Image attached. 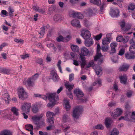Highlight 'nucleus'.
<instances>
[{
  "instance_id": "nucleus-1",
  "label": "nucleus",
  "mask_w": 135,
  "mask_h": 135,
  "mask_svg": "<svg viewBox=\"0 0 135 135\" xmlns=\"http://www.w3.org/2000/svg\"><path fill=\"white\" fill-rule=\"evenodd\" d=\"M42 99L46 100L48 98L50 102L48 103L47 106L48 107H51L55 104V102L59 100L58 96H56V93L49 94H47V96L43 95H41L40 98Z\"/></svg>"
},
{
  "instance_id": "nucleus-2",
  "label": "nucleus",
  "mask_w": 135,
  "mask_h": 135,
  "mask_svg": "<svg viewBox=\"0 0 135 135\" xmlns=\"http://www.w3.org/2000/svg\"><path fill=\"white\" fill-rule=\"evenodd\" d=\"M101 47L100 45L98 44L97 46V54L94 58V60L97 61L98 60V63L99 64L102 63L103 61V59L101 58L102 56L100 52Z\"/></svg>"
},
{
  "instance_id": "nucleus-3",
  "label": "nucleus",
  "mask_w": 135,
  "mask_h": 135,
  "mask_svg": "<svg viewBox=\"0 0 135 135\" xmlns=\"http://www.w3.org/2000/svg\"><path fill=\"white\" fill-rule=\"evenodd\" d=\"M82 111L81 107L77 106L74 109L73 112V116L74 118H78Z\"/></svg>"
},
{
  "instance_id": "nucleus-4",
  "label": "nucleus",
  "mask_w": 135,
  "mask_h": 135,
  "mask_svg": "<svg viewBox=\"0 0 135 135\" xmlns=\"http://www.w3.org/2000/svg\"><path fill=\"white\" fill-rule=\"evenodd\" d=\"M119 24L122 27V30L126 33V35H130L132 33V32H126L131 29V27L129 25H126L124 22L123 21L120 22Z\"/></svg>"
},
{
  "instance_id": "nucleus-5",
  "label": "nucleus",
  "mask_w": 135,
  "mask_h": 135,
  "mask_svg": "<svg viewBox=\"0 0 135 135\" xmlns=\"http://www.w3.org/2000/svg\"><path fill=\"white\" fill-rule=\"evenodd\" d=\"M18 94L19 98L23 100L27 98L28 97L27 93L26 92L24 89L22 88H20L18 90Z\"/></svg>"
},
{
  "instance_id": "nucleus-6",
  "label": "nucleus",
  "mask_w": 135,
  "mask_h": 135,
  "mask_svg": "<svg viewBox=\"0 0 135 135\" xmlns=\"http://www.w3.org/2000/svg\"><path fill=\"white\" fill-rule=\"evenodd\" d=\"M31 107V104L30 103L24 102L22 104L21 107V110L26 113H29Z\"/></svg>"
},
{
  "instance_id": "nucleus-7",
  "label": "nucleus",
  "mask_w": 135,
  "mask_h": 135,
  "mask_svg": "<svg viewBox=\"0 0 135 135\" xmlns=\"http://www.w3.org/2000/svg\"><path fill=\"white\" fill-rule=\"evenodd\" d=\"M123 112L122 110L119 108H117L114 113H112L111 114V116L113 119H116L117 117L120 116L122 114Z\"/></svg>"
},
{
  "instance_id": "nucleus-8",
  "label": "nucleus",
  "mask_w": 135,
  "mask_h": 135,
  "mask_svg": "<svg viewBox=\"0 0 135 135\" xmlns=\"http://www.w3.org/2000/svg\"><path fill=\"white\" fill-rule=\"evenodd\" d=\"M91 34L90 32L87 30H83L81 34L82 37L85 40H87L90 38Z\"/></svg>"
},
{
  "instance_id": "nucleus-9",
  "label": "nucleus",
  "mask_w": 135,
  "mask_h": 135,
  "mask_svg": "<svg viewBox=\"0 0 135 135\" xmlns=\"http://www.w3.org/2000/svg\"><path fill=\"white\" fill-rule=\"evenodd\" d=\"M2 98L3 102H5L7 104L9 103V101L10 100V98L7 91L2 95Z\"/></svg>"
},
{
  "instance_id": "nucleus-10",
  "label": "nucleus",
  "mask_w": 135,
  "mask_h": 135,
  "mask_svg": "<svg viewBox=\"0 0 135 135\" xmlns=\"http://www.w3.org/2000/svg\"><path fill=\"white\" fill-rule=\"evenodd\" d=\"M71 38V36L70 35L67 36L66 37H63L62 36H60L56 38V40L58 42L62 41L66 42L68 41Z\"/></svg>"
},
{
  "instance_id": "nucleus-11",
  "label": "nucleus",
  "mask_w": 135,
  "mask_h": 135,
  "mask_svg": "<svg viewBox=\"0 0 135 135\" xmlns=\"http://www.w3.org/2000/svg\"><path fill=\"white\" fill-rule=\"evenodd\" d=\"M50 77L54 81L57 82L59 80V78L57 73L54 70L51 71Z\"/></svg>"
},
{
  "instance_id": "nucleus-12",
  "label": "nucleus",
  "mask_w": 135,
  "mask_h": 135,
  "mask_svg": "<svg viewBox=\"0 0 135 135\" xmlns=\"http://www.w3.org/2000/svg\"><path fill=\"white\" fill-rule=\"evenodd\" d=\"M119 10L118 9H115V10L112 9L110 12V14L112 17H117L119 16Z\"/></svg>"
},
{
  "instance_id": "nucleus-13",
  "label": "nucleus",
  "mask_w": 135,
  "mask_h": 135,
  "mask_svg": "<svg viewBox=\"0 0 135 135\" xmlns=\"http://www.w3.org/2000/svg\"><path fill=\"white\" fill-rule=\"evenodd\" d=\"M74 93L78 98L82 97L84 95L83 93L79 88H77L74 90Z\"/></svg>"
},
{
  "instance_id": "nucleus-14",
  "label": "nucleus",
  "mask_w": 135,
  "mask_h": 135,
  "mask_svg": "<svg viewBox=\"0 0 135 135\" xmlns=\"http://www.w3.org/2000/svg\"><path fill=\"white\" fill-rule=\"evenodd\" d=\"M131 114V112L129 111L126 112L125 114V117L122 116L119 119V120H121L122 119H124L126 120H128L129 119V117L130 116Z\"/></svg>"
},
{
  "instance_id": "nucleus-15",
  "label": "nucleus",
  "mask_w": 135,
  "mask_h": 135,
  "mask_svg": "<svg viewBox=\"0 0 135 135\" xmlns=\"http://www.w3.org/2000/svg\"><path fill=\"white\" fill-rule=\"evenodd\" d=\"M70 16L74 18L77 17L79 19H82L83 18V15L80 13L75 12L73 11L72 13L70 15Z\"/></svg>"
},
{
  "instance_id": "nucleus-16",
  "label": "nucleus",
  "mask_w": 135,
  "mask_h": 135,
  "mask_svg": "<svg viewBox=\"0 0 135 135\" xmlns=\"http://www.w3.org/2000/svg\"><path fill=\"white\" fill-rule=\"evenodd\" d=\"M64 85L66 88L68 90L69 92L71 91L74 86L73 84H70L69 81L65 82Z\"/></svg>"
},
{
  "instance_id": "nucleus-17",
  "label": "nucleus",
  "mask_w": 135,
  "mask_h": 135,
  "mask_svg": "<svg viewBox=\"0 0 135 135\" xmlns=\"http://www.w3.org/2000/svg\"><path fill=\"white\" fill-rule=\"evenodd\" d=\"M42 115H40L38 116H34L32 117V119L33 121L35 124H36L37 125L38 123V122L42 118Z\"/></svg>"
},
{
  "instance_id": "nucleus-18",
  "label": "nucleus",
  "mask_w": 135,
  "mask_h": 135,
  "mask_svg": "<svg viewBox=\"0 0 135 135\" xmlns=\"http://www.w3.org/2000/svg\"><path fill=\"white\" fill-rule=\"evenodd\" d=\"M118 45V44L116 42H113L110 44V47L111 48V51L112 53H115L116 52L115 47H117Z\"/></svg>"
},
{
  "instance_id": "nucleus-19",
  "label": "nucleus",
  "mask_w": 135,
  "mask_h": 135,
  "mask_svg": "<svg viewBox=\"0 0 135 135\" xmlns=\"http://www.w3.org/2000/svg\"><path fill=\"white\" fill-rule=\"evenodd\" d=\"M129 67V65L126 64H123L119 67V69L121 71H127Z\"/></svg>"
},
{
  "instance_id": "nucleus-20",
  "label": "nucleus",
  "mask_w": 135,
  "mask_h": 135,
  "mask_svg": "<svg viewBox=\"0 0 135 135\" xmlns=\"http://www.w3.org/2000/svg\"><path fill=\"white\" fill-rule=\"evenodd\" d=\"M85 44L86 46L89 47L93 44V42L92 38H89L87 40H85Z\"/></svg>"
},
{
  "instance_id": "nucleus-21",
  "label": "nucleus",
  "mask_w": 135,
  "mask_h": 135,
  "mask_svg": "<svg viewBox=\"0 0 135 135\" xmlns=\"http://www.w3.org/2000/svg\"><path fill=\"white\" fill-rule=\"evenodd\" d=\"M120 83L122 84H125L127 82V77L126 74H124L123 76H119Z\"/></svg>"
},
{
  "instance_id": "nucleus-22",
  "label": "nucleus",
  "mask_w": 135,
  "mask_h": 135,
  "mask_svg": "<svg viewBox=\"0 0 135 135\" xmlns=\"http://www.w3.org/2000/svg\"><path fill=\"white\" fill-rule=\"evenodd\" d=\"M10 70L2 67H0V73L4 74H10Z\"/></svg>"
},
{
  "instance_id": "nucleus-23",
  "label": "nucleus",
  "mask_w": 135,
  "mask_h": 135,
  "mask_svg": "<svg viewBox=\"0 0 135 135\" xmlns=\"http://www.w3.org/2000/svg\"><path fill=\"white\" fill-rule=\"evenodd\" d=\"M81 54L83 56L87 55L89 53L88 50L85 47H83L81 49Z\"/></svg>"
},
{
  "instance_id": "nucleus-24",
  "label": "nucleus",
  "mask_w": 135,
  "mask_h": 135,
  "mask_svg": "<svg viewBox=\"0 0 135 135\" xmlns=\"http://www.w3.org/2000/svg\"><path fill=\"white\" fill-rule=\"evenodd\" d=\"M71 24L74 26L78 27H80L79 21L78 20H73L71 21Z\"/></svg>"
},
{
  "instance_id": "nucleus-25",
  "label": "nucleus",
  "mask_w": 135,
  "mask_h": 135,
  "mask_svg": "<svg viewBox=\"0 0 135 135\" xmlns=\"http://www.w3.org/2000/svg\"><path fill=\"white\" fill-rule=\"evenodd\" d=\"M35 81L30 78H29L26 81V83L28 86L33 87L34 85Z\"/></svg>"
},
{
  "instance_id": "nucleus-26",
  "label": "nucleus",
  "mask_w": 135,
  "mask_h": 135,
  "mask_svg": "<svg viewBox=\"0 0 135 135\" xmlns=\"http://www.w3.org/2000/svg\"><path fill=\"white\" fill-rule=\"evenodd\" d=\"M0 135H12V133L9 130L4 129L0 132Z\"/></svg>"
},
{
  "instance_id": "nucleus-27",
  "label": "nucleus",
  "mask_w": 135,
  "mask_h": 135,
  "mask_svg": "<svg viewBox=\"0 0 135 135\" xmlns=\"http://www.w3.org/2000/svg\"><path fill=\"white\" fill-rule=\"evenodd\" d=\"M111 41V38L110 37L108 38H104L102 40V44L104 46L108 44Z\"/></svg>"
},
{
  "instance_id": "nucleus-28",
  "label": "nucleus",
  "mask_w": 135,
  "mask_h": 135,
  "mask_svg": "<svg viewBox=\"0 0 135 135\" xmlns=\"http://www.w3.org/2000/svg\"><path fill=\"white\" fill-rule=\"evenodd\" d=\"M57 48L54 47L53 50L55 52H60L62 50L63 48L62 46L60 44H58L57 45Z\"/></svg>"
},
{
  "instance_id": "nucleus-29",
  "label": "nucleus",
  "mask_w": 135,
  "mask_h": 135,
  "mask_svg": "<svg viewBox=\"0 0 135 135\" xmlns=\"http://www.w3.org/2000/svg\"><path fill=\"white\" fill-rule=\"evenodd\" d=\"M95 71L96 74L98 76H100V75L102 74V69L101 67H98L95 70Z\"/></svg>"
},
{
  "instance_id": "nucleus-30",
  "label": "nucleus",
  "mask_w": 135,
  "mask_h": 135,
  "mask_svg": "<svg viewBox=\"0 0 135 135\" xmlns=\"http://www.w3.org/2000/svg\"><path fill=\"white\" fill-rule=\"evenodd\" d=\"M70 119L69 117L67 115L65 114L63 117L62 121L63 122L65 123L70 121Z\"/></svg>"
},
{
  "instance_id": "nucleus-31",
  "label": "nucleus",
  "mask_w": 135,
  "mask_h": 135,
  "mask_svg": "<svg viewBox=\"0 0 135 135\" xmlns=\"http://www.w3.org/2000/svg\"><path fill=\"white\" fill-rule=\"evenodd\" d=\"M111 123V120L109 118H106L105 122V124L107 128H109L110 126Z\"/></svg>"
},
{
  "instance_id": "nucleus-32",
  "label": "nucleus",
  "mask_w": 135,
  "mask_h": 135,
  "mask_svg": "<svg viewBox=\"0 0 135 135\" xmlns=\"http://www.w3.org/2000/svg\"><path fill=\"white\" fill-rule=\"evenodd\" d=\"M125 56L126 59H134L135 57V56L133 55H131L129 53H127L125 54Z\"/></svg>"
},
{
  "instance_id": "nucleus-33",
  "label": "nucleus",
  "mask_w": 135,
  "mask_h": 135,
  "mask_svg": "<svg viewBox=\"0 0 135 135\" xmlns=\"http://www.w3.org/2000/svg\"><path fill=\"white\" fill-rule=\"evenodd\" d=\"M90 2L97 6L100 5L101 3V1L100 0H90Z\"/></svg>"
},
{
  "instance_id": "nucleus-34",
  "label": "nucleus",
  "mask_w": 135,
  "mask_h": 135,
  "mask_svg": "<svg viewBox=\"0 0 135 135\" xmlns=\"http://www.w3.org/2000/svg\"><path fill=\"white\" fill-rule=\"evenodd\" d=\"M11 110L12 112L16 116H18V109L15 107H12L11 108Z\"/></svg>"
},
{
  "instance_id": "nucleus-35",
  "label": "nucleus",
  "mask_w": 135,
  "mask_h": 135,
  "mask_svg": "<svg viewBox=\"0 0 135 135\" xmlns=\"http://www.w3.org/2000/svg\"><path fill=\"white\" fill-rule=\"evenodd\" d=\"M130 52L133 54H135V44L131 45L129 47Z\"/></svg>"
},
{
  "instance_id": "nucleus-36",
  "label": "nucleus",
  "mask_w": 135,
  "mask_h": 135,
  "mask_svg": "<svg viewBox=\"0 0 135 135\" xmlns=\"http://www.w3.org/2000/svg\"><path fill=\"white\" fill-rule=\"evenodd\" d=\"M71 47L72 50L74 52H78L79 50V47L77 46L73 45Z\"/></svg>"
},
{
  "instance_id": "nucleus-37",
  "label": "nucleus",
  "mask_w": 135,
  "mask_h": 135,
  "mask_svg": "<svg viewBox=\"0 0 135 135\" xmlns=\"http://www.w3.org/2000/svg\"><path fill=\"white\" fill-rule=\"evenodd\" d=\"M54 115V113L49 111L47 112L46 114V116L47 117L48 119L53 118V117Z\"/></svg>"
},
{
  "instance_id": "nucleus-38",
  "label": "nucleus",
  "mask_w": 135,
  "mask_h": 135,
  "mask_svg": "<svg viewBox=\"0 0 135 135\" xmlns=\"http://www.w3.org/2000/svg\"><path fill=\"white\" fill-rule=\"evenodd\" d=\"M65 103L66 110L67 111L69 110L70 108V106L69 101L66 100H65Z\"/></svg>"
},
{
  "instance_id": "nucleus-39",
  "label": "nucleus",
  "mask_w": 135,
  "mask_h": 135,
  "mask_svg": "<svg viewBox=\"0 0 135 135\" xmlns=\"http://www.w3.org/2000/svg\"><path fill=\"white\" fill-rule=\"evenodd\" d=\"M135 8V5L133 3L130 4L128 6V10H133Z\"/></svg>"
},
{
  "instance_id": "nucleus-40",
  "label": "nucleus",
  "mask_w": 135,
  "mask_h": 135,
  "mask_svg": "<svg viewBox=\"0 0 135 135\" xmlns=\"http://www.w3.org/2000/svg\"><path fill=\"white\" fill-rule=\"evenodd\" d=\"M32 110L33 112L35 113L38 112V109L37 105H34L32 107Z\"/></svg>"
},
{
  "instance_id": "nucleus-41",
  "label": "nucleus",
  "mask_w": 135,
  "mask_h": 135,
  "mask_svg": "<svg viewBox=\"0 0 135 135\" xmlns=\"http://www.w3.org/2000/svg\"><path fill=\"white\" fill-rule=\"evenodd\" d=\"M39 74L38 73H37L36 74L34 75L33 76L30 78L32 79L33 80L35 81L36 80L37 78L38 77Z\"/></svg>"
},
{
  "instance_id": "nucleus-42",
  "label": "nucleus",
  "mask_w": 135,
  "mask_h": 135,
  "mask_svg": "<svg viewBox=\"0 0 135 135\" xmlns=\"http://www.w3.org/2000/svg\"><path fill=\"white\" fill-rule=\"evenodd\" d=\"M116 40L118 42H122L123 43L124 38L121 35L117 37Z\"/></svg>"
},
{
  "instance_id": "nucleus-43",
  "label": "nucleus",
  "mask_w": 135,
  "mask_h": 135,
  "mask_svg": "<svg viewBox=\"0 0 135 135\" xmlns=\"http://www.w3.org/2000/svg\"><path fill=\"white\" fill-rule=\"evenodd\" d=\"M95 128L97 129L103 130L104 129V127L102 124H99L96 126Z\"/></svg>"
},
{
  "instance_id": "nucleus-44",
  "label": "nucleus",
  "mask_w": 135,
  "mask_h": 135,
  "mask_svg": "<svg viewBox=\"0 0 135 135\" xmlns=\"http://www.w3.org/2000/svg\"><path fill=\"white\" fill-rule=\"evenodd\" d=\"M111 133L114 135H117L119 133V132L118 131V130L115 128L113 129V130L111 132Z\"/></svg>"
},
{
  "instance_id": "nucleus-45",
  "label": "nucleus",
  "mask_w": 135,
  "mask_h": 135,
  "mask_svg": "<svg viewBox=\"0 0 135 135\" xmlns=\"http://www.w3.org/2000/svg\"><path fill=\"white\" fill-rule=\"evenodd\" d=\"M26 128L27 130L30 131L33 130V126L32 125L29 124L26 126Z\"/></svg>"
},
{
  "instance_id": "nucleus-46",
  "label": "nucleus",
  "mask_w": 135,
  "mask_h": 135,
  "mask_svg": "<svg viewBox=\"0 0 135 135\" xmlns=\"http://www.w3.org/2000/svg\"><path fill=\"white\" fill-rule=\"evenodd\" d=\"M125 52V49H120L119 51L118 55H119L122 56Z\"/></svg>"
},
{
  "instance_id": "nucleus-47",
  "label": "nucleus",
  "mask_w": 135,
  "mask_h": 135,
  "mask_svg": "<svg viewBox=\"0 0 135 135\" xmlns=\"http://www.w3.org/2000/svg\"><path fill=\"white\" fill-rule=\"evenodd\" d=\"M61 63V61L60 60H59L57 65L58 67V69L60 70V72L62 73V71L61 70V66L60 65Z\"/></svg>"
},
{
  "instance_id": "nucleus-48",
  "label": "nucleus",
  "mask_w": 135,
  "mask_h": 135,
  "mask_svg": "<svg viewBox=\"0 0 135 135\" xmlns=\"http://www.w3.org/2000/svg\"><path fill=\"white\" fill-rule=\"evenodd\" d=\"M116 103L114 102H110L108 104V106L109 107H112L116 105Z\"/></svg>"
},
{
  "instance_id": "nucleus-49",
  "label": "nucleus",
  "mask_w": 135,
  "mask_h": 135,
  "mask_svg": "<svg viewBox=\"0 0 135 135\" xmlns=\"http://www.w3.org/2000/svg\"><path fill=\"white\" fill-rule=\"evenodd\" d=\"M124 37L123 43L125 44L128 41L129 39V37L127 36H124Z\"/></svg>"
},
{
  "instance_id": "nucleus-50",
  "label": "nucleus",
  "mask_w": 135,
  "mask_h": 135,
  "mask_svg": "<svg viewBox=\"0 0 135 135\" xmlns=\"http://www.w3.org/2000/svg\"><path fill=\"white\" fill-rule=\"evenodd\" d=\"M101 49L103 51H107L108 50V47L107 46L103 45L102 46Z\"/></svg>"
},
{
  "instance_id": "nucleus-51",
  "label": "nucleus",
  "mask_w": 135,
  "mask_h": 135,
  "mask_svg": "<svg viewBox=\"0 0 135 135\" xmlns=\"http://www.w3.org/2000/svg\"><path fill=\"white\" fill-rule=\"evenodd\" d=\"M55 128V126L54 125H50L47 126L46 129L48 130H50L51 129H54Z\"/></svg>"
},
{
  "instance_id": "nucleus-52",
  "label": "nucleus",
  "mask_w": 135,
  "mask_h": 135,
  "mask_svg": "<svg viewBox=\"0 0 135 135\" xmlns=\"http://www.w3.org/2000/svg\"><path fill=\"white\" fill-rule=\"evenodd\" d=\"M94 62L93 61H90L87 65V68H89L93 66L94 64Z\"/></svg>"
},
{
  "instance_id": "nucleus-53",
  "label": "nucleus",
  "mask_w": 135,
  "mask_h": 135,
  "mask_svg": "<svg viewBox=\"0 0 135 135\" xmlns=\"http://www.w3.org/2000/svg\"><path fill=\"white\" fill-rule=\"evenodd\" d=\"M48 122L49 123L50 125H53L54 123V118H48Z\"/></svg>"
},
{
  "instance_id": "nucleus-54",
  "label": "nucleus",
  "mask_w": 135,
  "mask_h": 135,
  "mask_svg": "<svg viewBox=\"0 0 135 135\" xmlns=\"http://www.w3.org/2000/svg\"><path fill=\"white\" fill-rule=\"evenodd\" d=\"M102 35V33H100L99 34L97 35L95 37V39L97 40H99L101 38Z\"/></svg>"
},
{
  "instance_id": "nucleus-55",
  "label": "nucleus",
  "mask_w": 135,
  "mask_h": 135,
  "mask_svg": "<svg viewBox=\"0 0 135 135\" xmlns=\"http://www.w3.org/2000/svg\"><path fill=\"white\" fill-rule=\"evenodd\" d=\"M74 74H72L69 75V81H71L74 79Z\"/></svg>"
},
{
  "instance_id": "nucleus-56",
  "label": "nucleus",
  "mask_w": 135,
  "mask_h": 135,
  "mask_svg": "<svg viewBox=\"0 0 135 135\" xmlns=\"http://www.w3.org/2000/svg\"><path fill=\"white\" fill-rule=\"evenodd\" d=\"M79 0H70V2L72 5L75 4L77 3Z\"/></svg>"
},
{
  "instance_id": "nucleus-57",
  "label": "nucleus",
  "mask_w": 135,
  "mask_h": 135,
  "mask_svg": "<svg viewBox=\"0 0 135 135\" xmlns=\"http://www.w3.org/2000/svg\"><path fill=\"white\" fill-rule=\"evenodd\" d=\"M132 91L131 90L128 91L126 94L127 97H130L132 95Z\"/></svg>"
},
{
  "instance_id": "nucleus-58",
  "label": "nucleus",
  "mask_w": 135,
  "mask_h": 135,
  "mask_svg": "<svg viewBox=\"0 0 135 135\" xmlns=\"http://www.w3.org/2000/svg\"><path fill=\"white\" fill-rule=\"evenodd\" d=\"M39 133L40 135H48L47 132H44L41 131H39Z\"/></svg>"
},
{
  "instance_id": "nucleus-59",
  "label": "nucleus",
  "mask_w": 135,
  "mask_h": 135,
  "mask_svg": "<svg viewBox=\"0 0 135 135\" xmlns=\"http://www.w3.org/2000/svg\"><path fill=\"white\" fill-rule=\"evenodd\" d=\"M14 41L18 43H22L23 42V41L21 39H17L16 38L15 39Z\"/></svg>"
},
{
  "instance_id": "nucleus-60",
  "label": "nucleus",
  "mask_w": 135,
  "mask_h": 135,
  "mask_svg": "<svg viewBox=\"0 0 135 135\" xmlns=\"http://www.w3.org/2000/svg\"><path fill=\"white\" fill-rule=\"evenodd\" d=\"M21 58L23 59H24L26 58L29 57V55L28 54H26L24 55H21Z\"/></svg>"
},
{
  "instance_id": "nucleus-61",
  "label": "nucleus",
  "mask_w": 135,
  "mask_h": 135,
  "mask_svg": "<svg viewBox=\"0 0 135 135\" xmlns=\"http://www.w3.org/2000/svg\"><path fill=\"white\" fill-rule=\"evenodd\" d=\"M8 13V12L7 11L4 10H3L1 12V15L2 16V14L3 15H6Z\"/></svg>"
},
{
  "instance_id": "nucleus-62",
  "label": "nucleus",
  "mask_w": 135,
  "mask_h": 135,
  "mask_svg": "<svg viewBox=\"0 0 135 135\" xmlns=\"http://www.w3.org/2000/svg\"><path fill=\"white\" fill-rule=\"evenodd\" d=\"M36 62L41 65H42L43 63V60L41 59H39Z\"/></svg>"
},
{
  "instance_id": "nucleus-63",
  "label": "nucleus",
  "mask_w": 135,
  "mask_h": 135,
  "mask_svg": "<svg viewBox=\"0 0 135 135\" xmlns=\"http://www.w3.org/2000/svg\"><path fill=\"white\" fill-rule=\"evenodd\" d=\"M95 84H98V85L100 86L101 84V81L100 79H98L94 82V83Z\"/></svg>"
},
{
  "instance_id": "nucleus-64",
  "label": "nucleus",
  "mask_w": 135,
  "mask_h": 135,
  "mask_svg": "<svg viewBox=\"0 0 135 135\" xmlns=\"http://www.w3.org/2000/svg\"><path fill=\"white\" fill-rule=\"evenodd\" d=\"M129 43L131 44L133 43H135V37H134L131 40L129 41Z\"/></svg>"
}]
</instances>
